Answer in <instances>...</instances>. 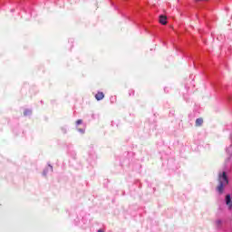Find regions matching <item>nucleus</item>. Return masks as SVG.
Here are the masks:
<instances>
[{"label":"nucleus","mask_w":232,"mask_h":232,"mask_svg":"<svg viewBox=\"0 0 232 232\" xmlns=\"http://www.w3.org/2000/svg\"><path fill=\"white\" fill-rule=\"evenodd\" d=\"M95 99L100 102L104 99V93L102 92H98L95 95Z\"/></svg>","instance_id":"obj_4"},{"label":"nucleus","mask_w":232,"mask_h":232,"mask_svg":"<svg viewBox=\"0 0 232 232\" xmlns=\"http://www.w3.org/2000/svg\"><path fill=\"white\" fill-rule=\"evenodd\" d=\"M159 23L161 24L162 25H166L167 24V16L166 15H160Z\"/></svg>","instance_id":"obj_3"},{"label":"nucleus","mask_w":232,"mask_h":232,"mask_svg":"<svg viewBox=\"0 0 232 232\" xmlns=\"http://www.w3.org/2000/svg\"><path fill=\"white\" fill-rule=\"evenodd\" d=\"M225 203L227 204L228 209H232V198L230 195L225 197Z\"/></svg>","instance_id":"obj_2"},{"label":"nucleus","mask_w":232,"mask_h":232,"mask_svg":"<svg viewBox=\"0 0 232 232\" xmlns=\"http://www.w3.org/2000/svg\"><path fill=\"white\" fill-rule=\"evenodd\" d=\"M24 115H26V112H24Z\"/></svg>","instance_id":"obj_12"},{"label":"nucleus","mask_w":232,"mask_h":232,"mask_svg":"<svg viewBox=\"0 0 232 232\" xmlns=\"http://www.w3.org/2000/svg\"><path fill=\"white\" fill-rule=\"evenodd\" d=\"M196 1H208V0H196Z\"/></svg>","instance_id":"obj_10"},{"label":"nucleus","mask_w":232,"mask_h":232,"mask_svg":"<svg viewBox=\"0 0 232 232\" xmlns=\"http://www.w3.org/2000/svg\"><path fill=\"white\" fill-rule=\"evenodd\" d=\"M221 225H222V221L221 220L216 221V227H218V228H220Z\"/></svg>","instance_id":"obj_6"},{"label":"nucleus","mask_w":232,"mask_h":232,"mask_svg":"<svg viewBox=\"0 0 232 232\" xmlns=\"http://www.w3.org/2000/svg\"><path fill=\"white\" fill-rule=\"evenodd\" d=\"M44 175L46 176V172H44Z\"/></svg>","instance_id":"obj_11"},{"label":"nucleus","mask_w":232,"mask_h":232,"mask_svg":"<svg viewBox=\"0 0 232 232\" xmlns=\"http://www.w3.org/2000/svg\"><path fill=\"white\" fill-rule=\"evenodd\" d=\"M78 130H79V132H81V133H84V130H82V129H79Z\"/></svg>","instance_id":"obj_8"},{"label":"nucleus","mask_w":232,"mask_h":232,"mask_svg":"<svg viewBox=\"0 0 232 232\" xmlns=\"http://www.w3.org/2000/svg\"><path fill=\"white\" fill-rule=\"evenodd\" d=\"M203 122H204V120L202 118L197 119L196 120V126L197 127L202 126Z\"/></svg>","instance_id":"obj_5"},{"label":"nucleus","mask_w":232,"mask_h":232,"mask_svg":"<svg viewBox=\"0 0 232 232\" xmlns=\"http://www.w3.org/2000/svg\"><path fill=\"white\" fill-rule=\"evenodd\" d=\"M82 123V120H77V121H76V124L77 125H81Z\"/></svg>","instance_id":"obj_7"},{"label":"nucleus","mask_w":232,"mask_h":232,"mask_svg":"<svg viewBox=\"0 0 232 232\" xmlns=\"http://www.w3.org/2000/svg\"><path fill=\"white\" fill-rule=\"evenodd\" d=\"M98 232H104L103 230H102V229H98Z\"/></svg>","instance_id":"obj_9"},{"label":"nucleus","mask_w":232,"mask_h":232,"mask_svg":"<svg viewBox=\"0 0 232 232\" xmlns=\"http://www.w3.org/2000/svg\"><path fill=\"white\" fill-rule=\"evenodd\" d=\"M218 186L216 188L219 194H223L224 188L228 185V178L227 172H221L218 174Z\"/></svg>","instance_id":"obj_1"}]
</instances>
